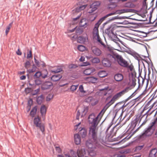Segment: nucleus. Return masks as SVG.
<instances>
[{
  "mask_svg": "<svg viewBox=\"0 0 157 157\" xmlns=\"http://www.w3.org/2000/svg\"><path fill=\"white\" fill-rule=\"evenodd\" d=\"M94 71L95 70L93 68L87 69L84 70V73L86 75H89L94 72Z\"/></svg>",
  "mask_w": 157,
  "mask_h": 157,
  "instance_id": "c85d7f7f",
  "label": "nucleus"
},
{
  "mask_svg": "<svg viewBox=\"0 0 157 157\" xmlns=\"http://www.w3.org/2000/svg\"><path fill=\"white\" fill-rule=\"evenodd\" d=\"M101 118L99 116V114L96 117L94 114H92L90 115L88 117V121L90 124L92 125H98L99 121Z\"/></svg>",
  "mask_w": 157,
  "mask_h": 157,
  "instance_id": "423d86ee",
  "label": "nucleus"
},
{
  "mask_svg": "<svg viewBox=\"0 0 157 157\" xmlns=\"http://www.w3.org/2000/svg\"><path fill=\"white\" fill-rule=\"evenodd\" d=\"M26 78V76L25 75H22L20 77V79L21 80H24Z\"/></svg>",
  "mask_w": 157,
  "mask_h": 157,
  "instance_id": "69168bd1",
  "label": "nucleus"
},
{
  "mask_svg": "<svg viewBox=\"0 0 157 157\" xmlns=\"http://www.w3.org/2000/svg\"><path fill=\"white\" fill-rule=\"evenodd\" d=\"M85 60V58L83 56H81L79 59V60L81 62Z\"/></svg>",
  "mask_w": 157,
  "mask_h": 157,
  "instance_id": "774afa93",
  "label": "nucleus"
},
{
  "mask_svg": "<svg viewBox=\"0 0 157 157\" xmlns=\"http://www.w3.org/2000/svg\"><path fill=\"white\" fill-rule=\"evenodd\" d=\"M97 125H92L90 128L89 133L92 136V140H98L97 137L98 128Z\"/></svg>",
  "mask_w": 157,
  "mask_h": 157,
  "instance_id": "0eeeda50",
  "label": "nucleus"
},
{
  "mask_svg": "<svg viewBox=\"0 0 157 157\" xmlns=\"http://www.w3.org/2000/svg\"><path fill=\"white\" fill-rule=\"evenodd\" d=\"M98 28L95 26L93 30V34L94 38L99 35Z\"/></svg>",
  "mask_w": 157,
  "mask_h": 157,
  "instance_id": "473e14b6",
  "label": "nucleus"
},
{
  "mask_svg": "<svg viewBox=\"0 0 157 157\" xmlns=\"http://www.w3.org/2000/svg\"><path fill=\"white\" fill-rule=\"evenodd\" d=\"M136 74L135 71L131 72L129 74V84L131 86L134 87L136 85Z\"/></svg>",
  "mask_w": 157,
  "mask_h": 157,
  "instance_id": "6e6552de",
  "label": "nucleus"
},
{
  "mask_svg": "<svg viewBox=\"0 0 157 157\" xmlns=\"http://www.w3.org/2000/svg\"><path fill=\"white\" fill-rule=\"evenodd\" d=\"M78 49L80 51L83 52L86 50V48L84 46L79 45L78 46Z\"/></svg>",
  "mask_w": 157,
  "mask_h": 157,
  "instance_id": "ea45409f",
  "label": "nucleus"
},
{
  "mask_svg": "<svg viewBox=\"0 0 157 157\" xmlns=\"http://www.w3.org/2000/svg\"><path fill=\"white\" fill-rule=\"evenodd\" d=\"M117 29V27L116 26L111 28L106 31V33L109 36H114L116 34V31Z\"/></svg>",
  "mask_w": 157,
  "mask_h": 157,
  "instance_id": "ddd939ff",
  "label": "nucleus"
},
{
  "mask_svg": "<svg viewBox=\"0 0 157 157\" xmlns=\"http://www.w3.org/2000/svg\"><path fill=\"white\" fill-rule=\"evenodd\" d=\"M100 60L99 58H94L93 59L92 62L93 63H97L100 62Z\"/></svg>",
  "mask_w": 157,
  "mask_h": 157,
  "instance_id": "a18cd8bd",
  "label": "nucleus"
},
{
  "mask_svg": "<svg viewBox=\"0 0 157 157\" xmlns=\"http://www.w3.org/2000/svg\"><path fill=\"white\" fill-rule=\"evenodd\" d=\"M153 107H154V108L155 109H157V100L153 104L152 106H151L150 109H151Z\"/></svg>",
  "mask_w": 157,
  "mask_h": 157,
  "instance_id": "603ef678",
  "label": "nucleus"
},
{
  "mask_svg": "<svg viewBox=\"0 0 157 157\" xmlns=\"http://www.w3.org/2000/svg\"><path fill=\"white\" fill-rule=\"evenodd\" d=\"M44 98L42 94L40 96L38 97L36 99V102L39 105H40L42 103Z\"/></svg>",
  "mask_w": 157,
  "mask_h": 157,
  "instance_id": "7c9ffc66",
  "label": "nucleus"
},
{
  "mask_svg": "<svg viewBox=\"0 0 157 157\" xmlns=\"http://www.w3.org/2000/svg\"><path fill=\"white\" fill-rule=\"evenodd\" d=\"M41 75V73L40 72H37L34 74V76L36 78H39Z\"/></svg>",
  "mask_w": 157,
  "mask_h": 157,
  "instance_id": "8fccbe9b",
  "label": "nucleus"
},
{
  "mask_svg": "<svg viewBox=\"0 0 157 157\" xmlns=\"http://www.w3.org/2000/svg\"><path fill=\"white\" fill-rule=\"evenodd\" d=\"M55 148L56 151L58 153H60L61 152L62 150L59 147L56 146L55 147Z\"/></svg>",
  "mask_w": 157,
  "mask_h": 157,
  "instance_id": "864d4df0",
  "label": "nucleus"
},
{
  "mask_svg": "<svg viewBox=\"0 0 157 157\" xmlns=\"http://www.w3.org/2000/svg\"><path fill=\"white\" fill-rule=\"evenodd\" d=\"M94 38L96 39L97 40V41L101 44L102 45H103V43L101 41V39L100 38L99 35L96 36V37H94Z\"/></svg>",
  "mask_w": 157,
  "mask_h": 157,
  "instance_id": "49530a36",
  "label": "nucleus"
},
{
  "mask_svg": "<svg viewBox=\"0 0 157 157\" xmlns=\"http://www.w3.org/2000/svg\"><path fill=\"white\" fill-rule=\"evenodd\" d=\"M81 122H80L75 126V129L77 130L78 128H81L79 131V133L81 135L82 137L83 138L86 135V131L84 128H81Z\"/></svg>",
  "mask_w": 157,
  "mask_h": 157,
  "instance_id": "f8f14e48",
  "label": "nucleus"
},
{
  "mask_svg": "<svg viewBox=\"0 0 157 157\" xmlns=\"http://www.w3.org/2000/svg\"><path fill=\"white\" fill-rule=\"evenodd\" d=\"M33 122L37 127L39 128L41 131L43 133L44 131V127L41 123L40 118L38 116L35 118Z\"/></svg>",
  "mask_w": 157,
  "mask_h": 157,
  "instance_id": "9b49d317",
  "label": "nucleus"
},
{
  "mask_svg": "<svg viewBox=\"0 0 157 157\" xmlns=\"http://www.w3.org/2000/svg\"><path fill=\"white\" fill-rule=\"evenodd\" d=\"M79 25L80 27L85 28L87 26V21L85 18L82 19L79 22Z\"/></svg>",
  "mask_w": 157,
  "mask_h": 157,
  "instance_id": "4be33fe9",
  "label": "nucleus"
},
{
  "mask_svg": "<svg viewBox=\"0 0 157 157\" xmlns=\"http://www.w3.org/2000/svg\"><path fill=\"white\" fill-rule=\"evenodd\" d=\"M107 57L111 61L113 62L117 61L118 63L122 67H127L128 66V63L127 61L123 59L121 56L117 54H114L112 53L108 54L107 55Z\"/></svg>",
  "mask_w": 157,
  "mask_h": 157,
  "instance_id": "f257e3e1",
  "label": "nucleus"
},
{
  "mask_svg": "<svg viewBox=\"0 0 157 157\" xmlns=\"http://www.w3.org/2000/svg\"><path fill=\"white\" fill-rule=\"evenodd\" d=\"M36 68V66L34 64H33V68L30 70L29 72L30 73L33 72L34 71H35V70L33 69V68Z\"/></svg>",
  "mask_w": 157,
  "mask_h": 157,
  "instance_id": "e2e57ef3",
  "label": "nucleus"
},
{
  "mask_svg": "<svg viewBox=\"0 0 157 157\" xmlns=\"http://www.w3.org/2000/svg\"><path fill=\"white\" fill-rule=\"evenodd\" d=\"M62 77L61 75L56 74L53 75L51 78V80L54 82H56L59 80Z\"/></svg>",
  "mask_w": 157,
  "mask_h": 157,
  "instance_id": "412c9836",
  "label": "nucleus"
},
{
  "mask_svg": "<svg viewBox=\"0 0 157 157\" xmlns=\"http://www.w3.org/2000/svg\"><path fill=\"white\" fill-rule=\"evenodd\" d=\"M101 4L100 1H96L93 2L90 6L88 10V13H91L97 10L98 7Z\"/></svg>",
  "mask_w": 157,
  "mask_h": 157,
  "instance_id": "1a4fd4ad",
  "label": "nucleus"
},
{
  "mask_svg": "<svg viewBox=\"0 0 157 157\" xmlns=\"http://www.w3.org/2000/svg\"><path fill=\"white\" fill-rule=\"evenodd\" d=\"M90 81L92 83H95L98 80V78H96L91 77L89 78Z\"/></svg>",
  "mask_w": 157,
  "mask_h": 157,
  "instance_id": "a19ab883",
  "label": "nucleus"
},
{
  "mask_svg": "<svg viewBox=\"0 0 157 157\" xmlns=\"http://www.w3.org/2000/svg\"><path fill=\"white\" fill-rule=\"evenodd\" d=\"M125 106L123 105L119 109H117L116 110V114L115 117L118 116H122L124 111V110Z\"/></svg>",
  "mask_w": 157,
  "mask_h": 157,
  "instance_id": "2eb2a0df",
  "label": "nucleus"
},
{
  "mask_svg": "<svg viewBox=\"0 0 157 157\" xmlns=\"http://www.w3.org/2000/svg\"><path fill=\"white\" fill-rule=\"evenodd\" d=\"M78 85L76 86L72 85L71 87L70 90L73 92L76 90L78 87Z\"/></svg>",
  "mask_w": 157,
  "mask_h": 157,
  "instance_id": "79ce46f5",
  "label": "nucleus"
},
{
  "mask_svg": "<svg viewBox=\"0 0 157 157\" xmlns=\"http://www.w3.org/2000/svg\"><path fill=\"white\" fill-rule=\"evenodd\" d=\"M91 49L93 53L96 56H99L101 54V50L95 47H92Z\"/></svg>",
  "mask_w": 157,
  "mask_h": 157,
  "instance_id": "f3484780",
  "label": "nucleus"
},
{
  "mask_svg": "<svg viewBox=\"0 0 157 157\" xmlns=\"http://www.w3.org/2000/svg\"><path fill=\"white\" fill-rule=\"evenodd\" d=\"M87 6V5L86 4L78 7L76 8L75 11L77 12H78L81 10H83Z\"/></svg>",
  "mask_w": 157,
  "mask_h": 157,
  "instance_id": "c756f323",
  "label": "nucleus"
},
{
  "mask_svg": "<svg viewBox=\"0 0 157 157\" xmlns=\"http://www.w3.org/2000/svg\"><path fill=\"white\" fill-rule=\"evenodd\" d=\"M143 147V146H137L136 147V151L140 150H141Z\"/></svg>",
  "mask_w": 157,
  "mask_h": 157,
  "instance_id": "bf43d9fd",
  "label": "nucleus"
},
{
  "mask_svg": "<svg viewBox=\"0 0 157 157\" xmlns=\"http://www.w3.org/2000/svg\"><path fill=\"white\" fill-rule=\"evenodd\" d=\"M107 74L105 71H101L99 72L98 73V75L100 78H103L107 75Z\"/></svg>",
  "mask_w": 157,
  "mask_h": 157,
  "instance_id": "e433bc0d",
  "label": "nucleus"
},
{
  "mask_svg": "<svg viewBox=\"0 0 157 157\" xmlns=\"http://www.w3.org/2000/svg\"><path fill=\"white\" fill-rule=\"evenodd\" d=\"M140 116L138 115L136 116V119L133 121L131 123V127L133 129H134L136 127L138 121L139 120L140 117Z\"/></svg>",
  "mask_w": 157,
  "mask_h": 157,
  "instance_id": "5701e85b",
  "label": "nucleus"
},
{
  "mask_svg": "<svg viewBox=\"0 0 157 157\" xmlns=\"http://www.w3.org/2000/svg\"><path fill=\"white\" fill-rule=\"evenodd\" d=\"M129 69L131 71V72L132 71H134V70L133 69V67L132 66H129L128 67Z\"/></svg>",
  "mask_w": 157,
  "mask_h": 157,
  "instance_id": "0e129e2a",
  "label": "nucleus"
},
{
  "mask_svg": "<svg viewBox=\"0 0 157 157\" xmlns=\"http://www.w3.org/2000/svg\"><path fill=\"white\" fill-rule=\"evenodd\" d=\"M147 0H144L143 2V7L141 10H144V12H146L147 9V4L146 2Z\"/></svg>",
  "mask_w": 157,
  "mask_h": 157,
  "instance_id": "f704fd0d",
  "label": "nucleus"
},
{
  "mask_svg": "<svg viewBox=\"0 0 157 157\" xmlns=\"http://www.w3.org/2000/svg\"><path fill=\"white\" fill-rule=\"evenodd\" d=\"M75 29L76 33H78L79 34L82 33V30L79 27L77 28V27H76L74 29H73L71 32H73L74 31Z\"/></svg>",
  "mask_w": 157,
  "mask_h": 157,
  "instance_id": "4c0bfd02",
  "label": "nucleus"
},
{
  "mask_svg": "<svg viewBox=\"0 0 157 157\" xmlns=\"http://www.w3.org/2000/svg\"><path fill=\"white\" fill-rule=\"evenodd\" d=\"M30 63L29 61H27L25 63V67L26 68L28 67L30 65Z\"/></svg>",
  "mask_w": 157,
  "mask_h": 157,
  "instance_id": "6e6d98bb",
  "label": "nucleus"
},
{
  "mask_svg": "<svg viewBox=\"0 0 157 157\" xmlns=\"http://www.w3.org/2000/svg\"><path fill=\"white\" fill-rule=\"evenodd\" d=\"M78 157H83L85 154V151L84 149H79L77 151Z\"/></svg>",
  "mask_w": 157,
  "mask_h": 157,
  "instance_id": "b1692460",
  "label": "nucleus"
},
{
  "mask_svg": "<svg viewBox=\"0 0 157 157\" xmlns=\"http://www.w3.org/2000/svg\"><path fill=\"white\" fill-rule=\"evenodd\" d=\"M134 10H133L132 9L124 8L115 11H113L110 13L111 15L112 16L117 14H121L124 13L133 12Z\"/></svg>",
  "mask_w": 157,
  "mask_h": 157,
  "instance_id": "9d476101",
  "label": "nucleus"
},
{
  "mask_svg": "<svg viewBox=\"0 0 157 157\" xmlns=\"http://www.w3.org/2000/svg\"><path fill=\"white\" fill-rule=\"evenodd\" d=\"M50 69L51 72L55 73L59 72L62 70L61 68L59 66L55 67L53 69L50 68Z\"/></svg>",
  "mask_w": 157,
  "mask_h": 157,
  "instance_id": "cd10ccee",
  "label": "nucleus"
},
{
  "mask_svg": "<svg viewBox=\"0 0 157 157\" xmlns=\"http://www.w3.org/2000/svg\"><path fill=\"white\" fill-rule=\"evenodd\" d=\"M37 108L36 106H35L32 109L30 112V115L32 117H33L36 113Z\"/></svg>",
  "mask_w": 157,
  "mask_h": 157,
  "instance_id": "c9c22d12",
  "label": "nucleus"
},
{
  "mask_svg": "<svg viewBox=\"0 0 157 157\" xmlns=\"http://www.w3.org/2000/svg\"><path fill=\"white\" fill-rule=\"evenodd\" d=\"M40 111L42 116L43 117L44 116L46 113V108L44 105L41 106Z\"/></svg>",
  "mask_w": 157,
  "mask_h": 157,
  "instance_id": "2f4dec72",
  "label": "nucleus"
},
{
  "mask_svg": "<svg viewBox=\"0 0 157 157\" xmlns=\"http://www.w3.org/2000/svg\"><path fill=\"white\" fill-rule=\"evenodd\" d=\"M79 90L82 93H86V91L84 90L83 87L82 85H80L79 86Z\"/></svg>",
  "mask_w": 157,
  "mask_h": 157,
  "instance_id": "37998d69",
  "label": "nucleus"
},
{
  "mask_svg": "<svg viewBox=\"0 0 157 157\" xmlns=\"http://www.w3.org/2000/svg\"><path fill=\"white\" fill-rule=\"evenodd\" d=\"M34 59L36 65L38 67L40 66V65L39 61L36 59L35 57L34 58Z\"/></svg>",
  "mask_w": 157,
  "mask_h": 157,
  "instance_id": "5fc2aeb1",
  "label": "nucleus"
},
{
  "mask_svg": "<svg viewBox=\"0 0 157 157\" xmlns=\"http://www.w3.org/2000/svg\"><path fill=\"white\" fill-rule=\"evenodd\" d=\"M35 83L36 85H39L42 83V81L38 79H36L35 81Z\"/></svg>",
  "mask_w": 157,
  "mask_h": 157,
  "instance_id": "09e8293b",
  "label": "nucleus"
},
{
  "mask_svg": "<svg viewBox=\"0 0 157 157\" xmlns=\"http://www.w3.org/2000/svg\"><path fill=\"white\" fill-rule=\"evenodd\" d=\"M157 152V150L156 149H152L150 152L149 154V157H155V154Z\"/></svg>",
  "mask_w": 157,
  "mask_h": 157,
  "instance_id": "72a5a7b5",
  "label": "nucleus"
},
{
  "mask_svg": "<svg viewBox=\"0 0 157 157\" xmlns=\"http://www.w3.org/2000/svg\"><path fill=\"white\" fill-rule=\"evenodd\" d=\"M16 54L18 55L21 56V52L20 50L19 49H18L17 51L16 52Z\"/></svg>",
  "mask_w": 157,
  "mask_h": 157,
  "instance_id": "680f3d73",
  "label": "nucleus"
},
{
  "mask_svg": "<svg viewBox=\"0 0 157 157\" xmlns=\"http://www.w3.org/2000/svg\"><path fill=\"white\" fill-rule=\"evenodd\" d=\"M86 147L88 149L89 154L91 156H94L95 153L93 151L96 147H99V144L98 140H92V138L87 140L86 143Z\"/></svg>",
  "mask_w": 157,
  "mask_h": 157,
  "instance_id": "f03ea898",
  "label": "nucleus"
},
{
  "mask_svg": "<svg viewBox=\"0 0 157 157\" xmlns=\"http://www.w3.org/2000/svg\"><path fill=\"white\" fill-rule=\"evenodd\" d=\"M146 122H144L140 125V126L133 133V134H135V133H136L139 129L140 128V127L142 126Z\"/></svg>",
  "mask_w": 157,
  "mask_h": 157,
  "instance_id": "052dcab7",
  "label": "nucleus"
},
{
  "mask_svg": "<svg viewBox=\"0 0 157 157\" xmlns=\"http://www.w3.org/2000/svg\"><path fill=\"white\" fill-rule=\"evenodd\" d=\"M76 67V65L74 64H70L68 66V68L69 69L75 68Z\"/></svg>",
  "mask_w": 157,
  "mask_h": 157,
  "instance_id": "13d9d810",
  "label": "nucleus"
},
{
  "mask_svg": "<svg viewBox=\"0 0 157 157\" xmlns=\"http://www.w3.org/2000/svg\"><path fill=\"white\" fill-rule=\"evenodd\" d=\"M94 38L96 39L97 40V41L101 44L102 45H103V43L101 41V39L100 38L99 35L96 36V37H94Z\"/></svg>",
  "mask_w": 157,
  "mask_h": 157,
  "instance_id": "de8ad7c7",
  "label": "nucleus"
},
{
  "mask_svg": "<svg viewBox=\"0 0 157 157\" xmlns=\"http://www.w3.org/2000/svg\"><path fill=\"white\" fill-rule=\"evenodd\" d=\"M102 63L105 67H109L111 64V62L107 58H104L102 61Z\"/></svg>",
  "mask_w": 157,
  "mask_h": 157,
  "instance_id": "dca6fc26",
  "label": "nucleus"
},
{
  "mask_svg": "<svg viewBox=\"0 0 157 157\" xmlns=\"http://www.w3.org/2000/svg\"><path fill=\"white\" fill-rule=\"evenodd\" d=\"M31 57H32V51L30 50L29 52H27L26 58L27 59H29Z\"/></svg>",
  "mask_w": 157,
  "mask_h": 157,
  "instance_id": "c03bdc74",
  "label": "nucleus"
},
{
  "mask_svg": "<svg viewBox=\"0 0 157 157\" xmlns=\"http://www.w3.org/2000/svg\"><path fill=\"white\" fill-rule=\"evenodd\" d=\"M13 21H12L11 23H10L8 26L6 27V31H5V33L6 35H7L8 33L9 32V30L10 29L11 27H12V25L13 24Z\"/></svg>",
  "mask_w": 157,
  "mask_h": 157,
  "instance_id": "58836bf2",
  "label": "nucleus"
},
{
  "mask_svg": "<svg viewBox=\"0 0 157 157\" xmlns=\"http://www.w3.org/2000/svg\"><path fill=\"white\" fill-rule=\"evenodd\" d=\"M123 6L125 7L134 8L135 7L136 5L132 2H129L124 3Z\"/></svg>",
  "mask_w": 157,
  "mask_h": 157,
  "instance_id": "393cba45",
  "label": "nucleus"
},
{
  "mask_svg": "<svg viewBox=\"0 0 157 157\" xmlns=\"http://www.w3.org/2000/svg\"><path fill=\"white\" fill-rule=\"evenodd\" d=\"M111 15L110 13H109L104 17L101 18L100 19V20L98 21V22L95 24V26L97 27L98 28L99 27V25L107 17H109V16H111Z\"/></svg>",
  "mask_w": 157,
  "mask_h": 157,
  "instance_id": "aec40b11",
  "label": "nucleus"
},
{
  "mask_svg": "<svg viewBox=\"0 0 157 157\" xmlns=\"http://www.w3.org/2000/svg\"><path fill=\"white\" fill-rule=\"evenodd\" d=\"M112 104L109 101L104 107L101 110L100 113L99 114V116H100L101 118L102 116L105 113L106 110Z\"/></svg>",
  "mask_w": 157,
  "mask_h": 157,
  "instance_id": "4468645a",
  "label": "nucleus"
},
{
  "mask_svg": "<svg viewBox=\"0 0 157 157\" xmlns=\"http://www.w3.org/2000/svg\"><path fill=\"white\" fill-rule=\"evenodd\" d=\"M41 88L44 90L49 88V81H47L44 82L41 86Z\"/></svg>",
  "mask_w": 157,
  "mask_h": 157,
  "instance_id": "bb28decb",
  "label": "nucleus"
},
{
  "mask_svg": "<svg viewBox=\"0 0 157 157\" xmlns=\"http://www.w3.org/2000/svg\"><path fill=\"white\" fill-rule=\"evenodd\" d=\"M88 108L83 106H79L78 107L77 109V113L76 118L77 120H78L80 115L81 117L85 116L88 111Z\"/></svg>",
  "mask_w": 157,
  "mask_h": 157,
  "instance_id": "39448f33",
  "label": "nucleus"
},
{
  "mask_svg": "<svg viewBox=\"0 0 157 157\" xmlns=\"http://www.w3.org/2000/svg\"><path fill=\"white\" fill-rule=\"evenodd\" d=\"M30 91L31 89L27 87L25 89V92L27 94L29 93L30 92Z\"/></svg>",
  "mask_w": 157,
  "mask_h": 157,
  "instance_id": "4d7b16f0",
  "label": "nucleus"
},
{
  "mask_svg": "<svg viewBox=\"0 0 157 157\" xmlns=\"http://www.w3.org/2000/svg\"><path fill=\"white\" fill-rule=\"evenodd\" d=\"M74 141L75 144L77 145H79L80 144L81 140L80 136L79 134H75L74 136Z\"/></svg>",
  "mask_w": 157,
  "mask_h": 157,
  "instance_id": "6ab92c4d",
  "label": "nucleus"
},
{
  "mask_svg": "<svg viewBox=\"0 0 157 157\" xmlns=\"http://www.w3.org/2000/svg\"><path fill=\"white\" fill-rule=\"evenodd\" d=\"M87 40L86 37L80 36L78 38L77 41L80 43H84Z\"/></svg>",
  "mask_w": 157,
  "mask_h": 157,
  "instance_id": "a878e982",
  "label": "nucleus"
},
{
  "mask_svg": "<svg viewBox=\"0 0 157 157\" xmlns=\"http://www.w3.org/2000/svg\"><path fill=\"white\" fill-rule=\"evenodd\" d=\"M40 88H39L36 90H35L32 93L33 95H36L40 91Z\"/></svg>",
  "mask_w": 157,
  "mask_h": 157,
  "instance_id": "3c124183",
  "label": "nucleus"
},
{
  "mask_svg": "<svg viewBox=\"0 0 157 157\" xmlns=\"http://www.w3.org/2000/svg\"><path fill=\"white\" fill-rule=\"evenodd\" d=\"M114 79L117 82H121L123 79V75L121 74H117L114 76Z\"/></svg>",
  "mask_w": 157,
  "mask_h": 157,
  "instance_id": "a211bd4d",
  "label": "nucleus"
},
{
  "mask_svg": "<svg viewBox=\"0 0 157 157\" xmlns=\"http://www.w3.org/2000/svg\"><path fill=\"white\" fill-rule=\"evenodd\" d=\"M156 121H155L151 123L145 132L140 136V137L144 136H151L153 133L155 127H154Z\"/></svg>",
  "mask_w": 157,
  "mask_h": 157,
  "instance_id": "7ed1b4c3",
  "label": "nucleus"
},
{
  "mask_svg": "<svg viewBox=\"0 0 157 157\" xmlns=\"http://www.w3.org/2000/svg\"><path fill=\"white\" fill-rule=\"evenodd\" d=\"M128 89V87L126 88L121 91L115 94L113 96V98L109 101L112 104H113L115 101L118 100L125 93L127 92Z\"/></svg>",
  "mask_w": 157,
  "mask_h": 157,
  "instance_id": "20e7f679",
  "label": "nucleus"
},
{
  "mask_svg": "<svg viewBox=\"0 0 157 157\" xmlns=\"http://www.w3.org/2000/svg\"><path fill=\"white\" fill-rule=\"evenodd\" d=\"M151 85H150L149 86V81L147 80V85H146V87H148V88H149L150 87H151Z\"/></svg>",
  "mask_w": 157,
  "mask_h": 157,
  "instance_id": "338daca9",
  "label": "nucleus"
}]
</instances>
